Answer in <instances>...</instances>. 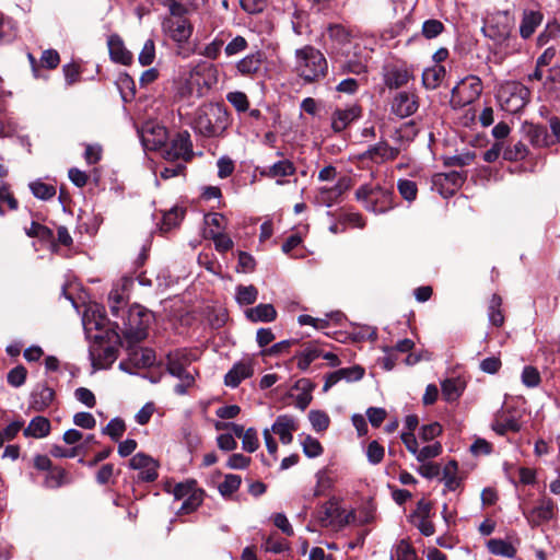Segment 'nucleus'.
<instances>
[{"label":"nucleus","instance_id":"43","mask_svg":"<svg viewBox=\"0 0 560 560\" xmlns=\"http://www.w3.org/2000/svg\"><path fill=\"white\" fill-rule=\"evenodd\" d=\"M320 357V351L315 347H307L301 351L298 358V368L302 371H306L310 364Z\"/></svg>","mask_w":560,"mask_h":560},{"label":"nucleus","instance_id":"36","mask_svg":"<svg viewBox=\"0 0 560 560\" xmlns=\"http://www.w3.org/2000/svg\"><path fill=\"white\" fill-rule=\"evenodd\" d=\"M197 374L196 370H190L189 368L180 371L178 375H174L179 380V383L175 385L174 392L178 395H185L189 387L195 384V375Z\"/></svg>","mask_w":560,"mask_h":560},{"label":"nucleus","instance_id":"15","mask_svg":"<svg viewBox=\"0 0 560 560\" xmlns=\"http://www.w3.org/2000/svg\"><path fill=\"white\" fill-rule=\"evenodd\" d=\"M360 116L361 107L357 104L349 105L345 108H336L331 115V128L335 132H340Z\"/></svg>","mask_w":560,"mask_h":560},{"label":"nucleus","instance_id":"50","mask_svg":"<svg viewBox=\"0 0 560 560\" xmlns=\"http://www.w3.org/2000/svg\"><path fill=\"white\" fill-rule=\"evenodd\" d=\"M33 195L39 199L48 200L56 195V188L42 182H34L30 185Z\"/></svg>","mask_w":560,"mask_h":560},{"label":"nucleus","instance_id":"29","mask_svg":"<svg viewBox=\"0 0 560 560\" xmlns=\"http://www.w3.org/2000/svg\"><path fill=\"white\" fill-rule=\"evenodd\" d=\"M445 77V68L441 65H434L427 68L422 73V83L427 89H436Z\"/></svg>","mask_w":560,"mask_h":560},{"label":"nucleus","instance_id":"34","mask_svg":"<svg viewBox=\"0 0 560 560\" xmlns=\"http://www.w3.org/2000/svg\"><path fill=\"white\" fill-rule=\"evenodd\" d=\"M502 299L498 294H493L488 308V317L493 326L500 327L504 323V315L501 310Z\"/></svg>","mask_w":560,"mask_h":560},{"label":"nucleus","instance_id":"59","mask_svg":"<svg viewBox=\"0 0 560 560\" xmlns=\"http://www.w3.org/2000/svg\"><path fill=\"white\" fill-rule=\"evenodd\" d=\"M40 63L47 69H56L60 63V56L55 49H46L40 56Z\"/></svg>","mask_w":560,"mask_h":560},{"label":"nucleus","instance_id":"2","mask_svg":"<svg viewBox=\"0 0 560 560\" xmlns=\"http://www.w3.org/2000/svg\"><path fill=\"white\" fill-rule=\"evenodd\" d=\"M327 60L324 55L313 46L306 45L295 50V72L305 82H315L324 78L327 72Z\"/></svg>","mask_w":560,"mask_h":560},{"label":"nucleus","instance_id":"40","mask_svg":"<svg viewBox=\"0 0 560 560\" xmlns=\"http://www.w3.org/2000/svg\"><path fill=\"white\" fill-rule=\"evenodd\" d=\"M241 483L242 478L238 475L229 474L219 485V491L223 497H230L238 490Z\"/></svg>","mask_w":560,"mask_h":560},{"label":"nucleus","instance_id":"51","mask_svg":"<svg viewBox=\"0 0 560 560\" xmlns=\"http://www.w3.org/2000/svg\"><path fill=\"white\" fill-rule=\"evenodd\" d=\"M223 45L224 39L220 36H217L211 43L205 46V48L200 51V55L208 59L215 60L219 58Z\"/></svg>","mask_w":560,"mask_h":560},{"label":"nucleus","instance_id":"23","mask_svg":"<svg viewBox=\"0 0 560 560\" xmlns=\"http://www.w3.org/2000/svg\"><path fill=\"white\" fill-rule=\"evenodd\" d=\"M264 61V54L258 50L242 58L236 69L242 75H256L261 71Z\"/></svg>","mask_w":560,"mask_h":560},{"label":"nucleus","instance_id":"42","mask_svg":"<svg viewBox=\"0 0 560 560\" xmlns=\"http://www.w3.org/2000/svg\"><path fill=\"white\" fill-rule=\"evenodd\" d=\"M308 420L317 432L326 431L330 423L328 415L322 410H311L308 412Z\"/></svg>","mask_w":560,"mask_h":560},{"label":"nucleus","instance_id":"62","mask_svg":"<svg viewBox=\"0 0 560 560\" xmlns=\"http://www.w3.org/2000/svg\"><path fill=\"white\" fill-rule=\"evenodd\" d=\"M522 382L527 387H536L540 383V375L537 369L525 366L522 372Z\"/></svg>","mask_w":560,"mask_h":560},{"label":"nucleus","instance_id":"61","mask_svg":"<svg viewBox=\"0 0 560 560\" xmlns=\"http://www.w3.org/2000/svg\"><path fill=\"white\" fill-rule=\"evenodd\" d=\"M341 378L347 382L360 381L364 376V369L360 365H353L350 368L339 369Z\"/></svg>","mask_w":560,"mask_h":560},{"label":"nucleus","instance_id":"25","mask_svg":"<svg viewBox=\"0 0 560 560\" xmlns=\"http://www.w3.org/2000/svg\"><path fill=\"white\" fill-rule=\"evenodd\" d=\"M192 359L187 350H175L167 355V371L171 375H178L180 371L190 366Z\"/></svg>","mask_w":560,"mask_h":560},{"label":"nucleus","instance_id":"19","mask_svg":"<svg viewBox=\"0 0 560 560\" xmlns=\"http://www.w3.org/2000/svg\"><path fill=\"white\" fill-rule=\"evenodd\" d=\"M110 59L117 63L130 65L133 60V55L128 50L120 36L114 34L107 40Z\"/></svg>","mask_w":560,"mask_h":560},{"label":"nucleus","instance_id":"47","mask_svg":"<svg viewBox=\"0 0 560 560\" xmlns=\"http://www.w3.org/2000/svg\"><path fill=\"white\" fill-rule=\"evenodd\" d=\"M444 25L441 21L430 19L423 22L421 33L427 39L438 37L443 31Z\"/></svg>","mask_w":560,"mask_h":560},{"label":"nucleus","instance_id":"26","mask_svg":"<svg viewBox=\"0 0 560 560\" xmlns=\"http://www.w3.org/2000/svg\"><path fill=\"white\" fill-rule=\"evenodd\" d=\"M51 430L50 421L43 416L34 417L28 425L23 430L25 438L44 439L49 435Z\"/></svg>","mask_w":560,"mask_h":560},{"label":"nucleus","instance_id":"17","mask_svg":"<svg viewBox=\"0 0 560 560\" xmlns=\"http://www.w3.org/2000/svg\"><path fill=\"white\" fill-rule=\"evenodd\" d=\"M417 96L409 92H399L393 100L392 110L395 115L405 118L418 109Z\"/></svg>","mask_w":560,"mask_h":560},{"label":"nucleus","instance_id":"27","mask_svg":"<svg viewBox=\"0 0 560 560\" xmlns=\"http://www.w3.org/2000/svg\"><path fill=\"white\" fill-rule=\"evenodd\" d=\"M245 315L253 323H269L276 319L277 311L272 304H259L246 310Z\"/></svg>","mask_w":560,"mask_h":560},{"label":"nucleus","instance_id":"37","mask_svg":"<svg viewBox=\"0 0 560 560\" xmlns=\"http://www.w3.org/2000/svg\"><path fill=\"white\" fill-rule=\"evenodd\" d=\"M197 374L196 370H190L189 368L180 371L178 375H174L179 380V383L175 385L174 392L178 395H185L189 387L195 384V375Z\"/></svg>","mask_w":560,"mask_h":560},{"label":"nucleus","instance_id":"31","mask_svg":"<svg viewBox=\"0 0 560 560\" xmlns=\"http://www.w3.org/2000/svg\"><path fill=\"white\" fill-rule=\"evenodd\" d=\"M540 22L541 15L539 13L533 11L525 12L520 26L521 36L523 38L530 37Z\"/></svg>","mask_w":560,"mask_h":560},{"label":"nucleus","instance_id":"52","mask_svg":"<svg viewBox=\"0 0 560 560\" xmlns=\"http://www.w3.org/2000/svg\"><path fill=\"white\" fill-rule=\"evenodd\" d=\"M242 446L248 453H254L258 450L259 439L255 429L249 428L245 431V435L242 438Z\"/></svg>","mask_w":560,"mask_h":560},{"label":"nucleus","instance_id":"1","mask_svg":"<svg viewBox=\"0 0 560 560\" xmlns=\"http://www.w3.org/2000/svg\"><path fill=\"white\" fill-rule=\"evenodd\" d=\"M230 126V117L226 108L218 103L201 105L195 114V130L208 138L223 136Z\"/></svg>","mask_w":560,"mask_h":560},{"label":"nucleus","instance_id":"54","mask_svg":"<svg viewBox=\"0 0 560 560\" xmlns=\"http://www.w3.org/2000/svg\"><path fill=\"white\" fill-rule=\"evenodd\" d=\"M397 188L402 198L408 201H412L417 197L418 188L415 182L409 179H400L397 184Z\"/></svg>","mask_w":560,"mask_h":560},{"label":"nucleus","instance_id":"3","mask_svg":"<svg viewBox=\"0 0 560 560\" xmlns=\"http://www.w3.org/2000/svg\"><path fill=\"white\" fill-rule=\"evenodd\" d=\"M393 190L380 184L361 185L354 192L355 200L373 213H385L393 209Z\"/></svg>","mask_w":560,"mask_h":560},{"label":"nucleus","instance_id":"9","mask_svg":"<svg viewBox=\"0 0 560 560\" xmlns=\"http://www.w3.org/2000/svg\"><path fill=\"white\" fill-rule=\"evenodd\" d=\"M482 83L479 78L470 75L452 89L451 102L456 106H465L479 97Z\"/></svg>","mask_w":560,"mask_h":560},{"label":"nucleus","instance_id":"33","mask_svg":"<svg viewBox=\"0 0 560 560\" xmlns=\"http://www.w3.org/2000/svg\"><path fill=\"white\" fill-rule=\"evenodd\" d=\"M457 469H458V465L455 460H450L444 466L443 481H444L445 488L450 491L456 490L460 485V480L457 477Z\"/></svg>","mask_w":560,"mask_h":560},{"label":"nucleus","instance_id":"28","mask_svg":"<svg viewBox=\"0 0 560 560\" xmlns=\"http://www.w3.org/2000/svg\"><path fill=\"white\" fill-rule=\"evenodd\" d=\"M70 483V478L66 469L61 467H52L44 479V486L48 489H57Z\"/></svg>","mask_w":560,"mask_h":560},{"label":"nucleus","instance_id":"18","mask_svg":"<svg viewBox=\"0 0 560 560\" xmlns=\"http://www.w3.org/2000/svg\"><path fill=\"white\" fill-rule=\"evenodd\" d=\"M349 178L342 177L332 187H322L318 189L316 199L318 203L331 207L336 203L341 195L349 188Z\"/></svg>","mask_w":560,"mask_h":560},{"label":"nucleus","instance_id":"63","mask_svg":"<svg viewBox=\"0 0 560 560\" xmlns=\"http://www.w3.org/2000/svg\"><path fill=\"white\" fill-rule=\"evenodd\" d=\"M65 80L68 85H72L80 80V66L75 62L67 63L62 67Z\"/></svg>","mask_w":560,"mask_h":560},{"label":"nucleus","instance_id":"32","mask_svg":"<svg viewBox=\"0 0 560 560\" xmlns=\"http://www.w3.org/2000/svg\"><path fill=\"white\" fill-rule=\"evenodd\" d=\"M130 360L138 368H147L154 364L155 354L149 348L133 349L130 352Z\"/></svg>","mask_w":560,"mask_h":560},{"label":"nucleus","instance_id":"12","mask_svg":"<svg viewBox=\"0 0 560 560\" xmlns=\"http://www.w3.org/2000/svg\"><path fill=\"white\" fill-rule=\"evenodd\" d=\"M129 466L140 471L139 480L152 482L158 478V463L149 455L137 453L129 460Z\"/></svg>","mask_w":560,"mask_h":560},{"label":"nucleus","instance_id":"8","mask_svg":"<svg viewBox=\"0 0 560 560\" xmlns=\"http://www.w3.org/2000/svg\"><path fill=\"white\" fill-rule=\"evenodd\" d=\"M353 520V511H345L335 499L327 501L318 512V521L323 527L340 528Z\"/></svg>","mask_w":560,"mask_h":560},{"label":"nucleus","instance_id":"13","mask_svg":"<svg viewBox=\"0 0 560 560\" xmlns=\"http://www.w3.org/2000/svg\"><path fill=\"white\" fill-rule=\"evenodd\" d=\"M254 374V361L249 358L243 359L233 364L232 369L224 376V385L231 388L237 387L242 381L252 377Z\"/></svg>","mask_w":560,"mask_h":560},{"label":"nucleus","instance_id":"48","mask_svg":"<svg viewBox=\"0 0 560 560\" xmlns=\"http://www.w3.org/2000/svg\"><path fill=\"white\" fill-rule=\"evenodd\" d=\"M126 431L125 422L119 418L112 419L103 429V433L110 436L112 440L118 441Z\"/></svg>","mask_w":560,"mask_h":560},{"label":"nucleus","instance_id":"11","mask_svg":"<svg viewBox=\"0 0 560 560\" xmlns=\"http://www.w3.org/2000/svg\"><path fill=\"white\" fill-rule=\"evenodd\" d=\"M164 32L176 43H186L192 34V26L186 18H167L163 22Z\"/></svg>","mask_w":560,"mask_h":560},{"label":"nucleus","instance_id":"35","mask_svg":"<svg viewBox=\"0 0 560 560\" xmlns=\"http://www.w3.org/2000/svg\"><path fill=\"white\" fill-rule=\"evenodd\" d=\"M258 290L255 285H237L235 292L236 302L240 305H250L256 302Z\"/></svg>","mask_w":560,"mask_h":560},{"label":"nucleus","instance_id":"21","mask_svg":"<svg viewBox=\"0 0 560 560\" xmlns=\"http://www.w3.org/2000/svg\"><path fill=\"white\" fill-rule=\"evenodd\" d=\"M295 166L290 160H281L264 168L260 175L267 178L276 179L278 185H283L281 178L291 176L295 173Z\"/></svg>","mask_w":560,"mask_h":560},{"label":"nucleus","instance_id":"56","mask_svg":"<svg viewBox=\"0 0 560 560\" xmlns=\"http://www.w3.org/2000/svg\"><path fill=\"white\" fill-rule=\"evenodd\" d=\"M384 454L385 450L377 441H372L369 443L366 448V457L371 464H380L384 458Z\"/></svg>","mask_w":560,"mask_h":560},{"label":"nucleus","instance_id":"44","mask_svg":"<svg viewBox=\"0 0 560 560\" xmlns=\"http://www.w3.org/2000/svg\"><path fill=\"white\" fill-rule=\"evenodd\" d=\"M183 215V210L178 208H173L170 211L165 212L162 219L161 230L167 232L173 228L177 226L182 221Z\"/></svg>","mask_w":560,"mask_h":560},{"label":"nucleus","instance_id":"7","mask_svg":"<svg viewBox=\"0 0 560 560\" xmlns=\"http://www.w3.org/2000/svg\"><path fill=\"white\" fill-rule=\"evenodd\" d=\"M513 27L514 20L508 12H495L486 20L482 33L495 44L501 45L510 38Z\"/></svg>","mask_w":560,"mask_h":560},{"label":"nucleus","instance_id":"4","mask_svg":"<svg viewBox=\"0 0 560 560\" xmlns=\"http://www.w3.org/2000/svg\"><path fill=\"white\" fill-rule=\"evenodd\" d=\"M153 319L154 315L151 311L140 305H132L128 311L127 322L122 330L127 342L133 346L144 340Z\"/></svg>","mask_w":560,"mask_h":560},{"label":"nucleus","instance_id":"49","mask_svg":"<svg viewBox=\"0 0 560 560\" xmlns=\"http://www.w3.org/2000/svg\"><path fill=\"white\" fill-rule=\"evenodd\" d=\"M155 59V44L154 40L149 38L143 44L139 54L138 61L141 66L147 67L153 63Z\"/></svg>","mask_w":560,"mask_h":560},{"label":"nucleus","instance_id":"45","mask_svg":"<svg viewBox=\"0 0 560 560\" xmlns=\"http://www.w3.org/2000/svg\"><path fill=\"white\" fill-rule=\"evenodd\" d=\"M527 154H528V149L521 141L514 143L513 145L506 148L503 151V158L506 161H521V160H524L527 156Z\"/></svg>","mask_w":560,"mask_h":560},{"label":"nucleus","instance_id":"22","mask_svg":"<svg viewBox=\"0 0 560 560\" xmlns=\"http://www.w3.org/2000/svg\"><path fill=\"white\" fill-rule=\"evenodd\" d=\"M399 154V150L390 147L387 142H380L375 145L370 147L363 154L365 159H369L375 163H383L386 161L395 160Z\"/></svg>","mask_w":560,"mask_h":560},{"label":"nucleus","instance_id":"20","mask_svg":"<svg viewBox=\"0 0 560 560\" xmlns=\"http://www.w3.org/2000/svg\"><path fill=\"white\" fill-rule=\"evenodd\" d=\"M55 398V392L47 385H37L30 396V408L34 411H44Z\"/></svg>","mask_w":560,"mask_h":560},{"label":"nucleus","instance_id":"24","mask_svg":"<svg viewBox=\"0 0 560 560\" xmlns=\"http://www.w3.org/2000/svg\"><path fill=\"white\" fill-rule=\"evenodd\" d=\"M491 428L499 435H504L508 432H518L521 423L513 416L508 415L504 410H500L497 412Z\"/></svg>","mask_w":560,"mask_h":560},{"label":"nucleus","instance_id":"53","mask_svg":"<svg viewBox=\"0 0 560 560\" xmlns=\"http://www.w3.org/2000/svg\"><path fill=\"white\" fill-rule=\"evenodd\" d=\"M27 376V371L23 365H18L10 370L7 376L8 383L13 387H20L22 386Z\"/></svg>","mask_w":560,"mask_h":560},{"label":"nucleus","instance_id":"38","mask_svg":"<svg viewBox=\"0 0 560 560\" xmlns=\"http://www.w3.org/2000/svg\"><path fill=\"white\" fill-rule=\"evenodd\" d=\"M442 395L445 400L454 401L462 395V384L455 378H448L442 382Z\"/></svg>","mask_w":560,"mask_h":560},{"label":"nucleus","instance_id":"14","mask_svg":"<svg viewBox=\"0 0 560 560\" xmlns=\"http://www.w3.org/2000/svg\"><path fill=\"white\" fill-rule=\"evenodd\" d=\"M296 419L290 415L278 416L270 428V431L277 434L282 444H290L293 441V433L298 430Z\"/></svg>","mask_w":560,"mask_h":560},{"label":"nucleus","instance_id":"39","mask_svg":"<svg viewBox=\"0 0 560 560\" xmlns=\"http://www.w3.org/2000/svg\"><path fill=\"white\" fill-rule=\"evenodd\" d=\"M327 36L337 45H345L350 39V33L340 24H330L327 27Z\"/></svg>","mask_w":560,"mask_h":560},{"label":"nucleus","instance_id":"46","mask_svg":"<svg viewBox=\"0 0 560 560\" xmlns=\"http://www.w3.org/2000/svg\"><path fill=\"white\" fill-rule=\"evenodd\" d=\"M302 447L304 454L310 458L318 457L324 452L320 442L311 435H306L304 438V440L302 441Z\"/></svg>","mask_w":560,"mask_h":560},{"label":"nucleus","instance_id":"60","mask_svg":"<svg viewBox=\"0 0 560 560\" xmlns=\"http://www.w3.org/2000/svg\"><path fill=\"white\" fill-rule=\"evenodd\" d=\"M408 79H409V77H408L407 71L395 70L388 74L386 84L390 89H398V88L402 86L404 84H406L408 82Z\"/></svg>","mask_w":560,"mask_h":560},{"label":"nucleus","instance_id":"41","mask_svg":"<svg viewBox=\"0 0 560 560\" xmlns=\"http://www.w3.org/2000/svg\"><path fill=\"white\" fill-rule=\"evenodd\" d=\"M208 235L213 241L214 247L218 252L225 253L233 248L234 243L232 238L225 233L210 230Z\"/></svg>","mask_w":560,"mask_h":560},{"label":"nucleus","instance_id":"58","mask_svg":"<svg viewBox=\"0 0 560 560\" xmlns=\"http://www.w3.org/2000/svg\"><path fill=\"white\" fill-rule=\"evenodd\" d=\"M226 100L236 108L238 112H246L248 109V98L243 92H230L226 95Z\"/></svg>","mask_w":560,"mask_h":560},{"label":"nucleus","instance_id":"30","mask_svg":"<svg viewBox=\"0 0 560 560\" xmlns=\"http://www.w3.org/2000/svg\"><path fill=\"white\" fill-rule=\"evenodd\" d=\"M487 547L497 557L513 558L516 553L514 546L503 539H490L487 542Z\"/></svg>","mask_w":560,"mask_h":560},{"label":"nucleus","instance_id":"5","mask_svg":"<svg viewBox=\"0 0 560 560\" xmlns=\"http://www.w3.org/2000/svg\"><path fill=\"white\" fill-rule=\"evenodd\" d=\"M529 96V90L524 84L514 81L505 82L497 92V98L502 109L511 114L523 109L528 103Z\"/></svg>","mask_w":560,"mask_h":560},{"label":"nucleus","instance_id":"55","mask_svg":"<svg viewBox=\"0 0 560 560\" xmlns=\"http://www.w3.org/2000/svg\"><path fill=\"white\" fill-rule=\"evenodd\" d=\"M442 453V445L440 442H435L433 444L423 446L421 450L418 451V454L416 455V458L424 463L425 460L430 458H435Z\"/></svg>","mask_w":560,"mask_h":560},{"label":"nucleus","instance_id":"6","mask_svg":"<svg viewBox=\"0 0 560 560\" xmlns=\"http://www.w3.org/2000/svg\"><path fill=\"white\" fill-rule=\"evenodd\" d=\"M549 129L537 124H527L524 131L529 142L536 148H549L560 143V119L552 116L548 120Z\"/></svg>","mask_w":560,"mask_h":560},{"label":"nucleus","instance_id":"10","mask_svg":"<svg viewBox=\"0 0 560 560\" xmlns=\"http://www.w3.org/2000/svg\"><path fill=\"white\" fill-rule=\"evenodd\" d=\"M162 158L168 162L185 164L192 156L191 141L188 132L178 133L161 152Z\"/></svg>","mask_w":560,"mask_h":560},{"label":"nucleus","instance_id":"16","mask_svg":"<svg viewBox=\"0 0 560 560\" xmlns=\"http://www.w3.org/2000/svg\"><path fill=\"white\" fill-rule=\"evenodd\" d=\"M557 505L550 498H541L538 504L528 513L527 518L534 525L552 520L556 515Z\"/></svg>","mask_w":560,"mask_h":560},{"label":"nucleus","instance_id":"57","mask_svg":"<svg viewBox=\"0 0 560 560\" xmlns=\"http://www.w3.org/2000/svg\"><path fill=\"white\" fill-rule=\"evenodd\" d=\"M248 44L245 37L238 35L234 37L224 48V52L228 57L235 56L243 52L247 48Z\"/></svg>","mask_w":560,"mask_h":560},{"label":"nucleus","instance_id":"64","mask_svg":"<svg viewBox=\"0 0 560 560\" xmlns=\"http://www.w3.org/2000/svg\"><path fill=\"white\" fill-rule=\"evenodd\" d=\"M442 433V425L439 422L422 425L420 439L424 442L432 441Z\"/></svg>","mask_w":560,"mask_h":560}]
</instances>
